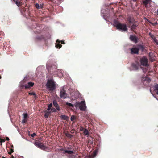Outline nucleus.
I'll return each instance as SVG.
<instances>
[{
    "label": "nucleus",
    "mask_w": 158,
    "mask_h": 158,
    "mask_svg": "<svg viewBox=\"0 0 158 158\" xmlns=\"http://www.w3.org/2000/svg\"><path fill=\"white\" fill-rule=\"evenodd\" d=\"M65 153L67 154H71L73 153V151H71L65 150Z\"/></svg>",
    "instance_id": "nucleus-21"
},
{
    "label": "nucleus",
    "mask_w": 158,
    "mask_h": 158,
    "mask_svg": "<svg viewBox=\"0 0 158 158\" xmlns=\"http://www.w3.org/2000/svg\"><path fill=\"white\" fill-rule=\"evenodd\" d=\"M97 151H95L93 152V154L92 156H89V158H93L95 157L96 154H97Z\"/></svg>",
    "instance_id": "nucleus-15"
},
{
    "label": "nucleus",
    "mask_w": 158,
    "mask_h": 158,
    "mask_svg": "<svg viewBox=\"0 0 158 158\" xmlns=\"http://www.w3.org/2000/svg\"><path fill=\"white\" fill-rule=\"evenodd\" d=\"M60 118H61V119H63V120H67L68 118V117L65 115H61L60 116Z\"/></svg>",
    "instance_id": "nucleus-19"
},
{
    "label": "nucleus",
    "mask_w": 158,
    "mask_h": 158,
    "mask_svg": "<svg viewBox=\"0 0 158 158\" xmlns=\"http://www.w3.org/2000/svg\"><path fill=\"white\" fill-rule=\"evenodd\" d=\"M49 114H50L49 112H46L45 113L44 116L45 117V118H47L49 116Z\"/></svg>",
    "instance_id": "nucleus-22"
},
{
    "label": "nucleus",
    "mask_w": 158,
    "mask_h": 158,
    "mask_svg": "<svg viewBox=\"0 0 158 158\" xmlns=\"http://www.w3.org/2000/svg\"><path fill=\"white\" fill-rule=\"evenodd\" d=\"M129 23H131V21L130 20H129Z\"/></svg>",
    "instance_id": "nucleus-41"
},
{
    "label": "nucleus",
    "mask_w": 158,
    "mask_h": 158,
    "mask_svg": "<svg viewBox=\"0 0 158 158\" xmlns=\"http://www.w3.org/2000/svg\"><path fill=\"white\" fill-rule=\"evenodd\" d=\"M75 116L74 115H72L71 117V120L72 121H73L75 119Z\"/></svg>",
    "instance_id": "nucleus-25"
},
{
    "label": "nucleus",
    "mask_w": 158,
    "mask_h": 158,
    "mask_svg": "<svg viewBox=\"0 0 158 158\" xmlns=\"http://www.w3.org/2000/svg\"><path fill=\"white\" fill-rule=\"evenodd\" d=\"M4 141H5V140H4L3 141V142H4Z\"/></svg>",
    "instance_id": "nucleus-47"
},
{
    "label": "nucleus",
    "mask_w": 158,
    "mask_h": 158,
    "mask_svg": "<svg viewBox=\"0 0 158 158\" xmlns=\"http://www.w3.org/2000/svg\"><path fill=\"white\" fill-rule=\"evenodd\" d=\"M34 144L38 148L42 150H44L45 149V147L44 145L39 142H35L34 143Z\"/></svg>",
    "instance_id": "nucleus-5"
},
{
    "label": "nucleus",
    "mask_w": 158,
    "mask_h": 158,
    "mask_svg": "<svg viewBox=\"0 0 158 158\" xmlns=\"http://www.w3.org/2000/svg\"><path fill=\"white\" fill-rule=\"evenodd\" d=\"M13 152V149H11V152L10 153V154H11V153H12Z\"/></svg>",
    "instance_id": "nucleus-35"
},
{
    "label": "nucleus",
    "mask_w": 158,
    "mask_h": 158,
    "mask_svg": "<svg viewBox=\"0 0 158 158\" xmlns=\"http://www.w3.org/2000/svg\"><path fill=\"white\" fill-rule=\"evenodd\" d=\"M35 135H36V134L35 133H33L31 135V136L32 137H34Z\"/></svg>",
    "instance_id": "nucleus-31"
},
{
    "label": "nucleus",
    "mask_w": 158,
    "mask_h": 158,
    "mask_svg": "<svg viewBox=\"0 0 158 158\" xmlns=\"http://www.w3.org/2000/svg\"><path fill=\"white\" fill-rule=\"evenodd\" d=\"M150 60L152 62H153L155 60V57L152 54H150Z\"/></svg>",
    "instance_id": "nucleus-14"
},
{
    "label": "nucleus",
    "mask_w": 158,
    "mask_h": 158,
    "mask_svg": "<svg viewBox=\"0 0 158 158\" xmlns=\"http://www.w3.org/2000/svg\"><path fill=\"white\" fill-rule=\"evenodd\" d=\"M152 39L153 40V41L156 43L157 41V40L156 39V38L155 37H154L153 38H152Z\"/></svg>",
    "instance_id": "nucleus-30"
},
{
    "label": "nucleus",
    "mask_w": 158,
    "mask_h": 158,
    "mask_svg": "<svg viewBox=\"0 0 158 158\" xmlns=\"http://www.w3.org/2000/svg\"><path fill=\"white\" fill-rule=\"evenodd\" d=\"M152 0H144L143 1V3L146 8H148L150 7V3Z\"/></svg>",
    "instance_id": "nucleus-7"
},
{
    "label": "nucleus",
    "mask_w": 158,
    "mask_h": 158,
    "mask_svg": "<svg viewBox=\"0 0 158 158\" xmlns=\"http://www.w3.org/2000/svg\"><path fill=\"white\" fill-rule=\"evenodd\" d=\"M53 105L58 110H60L59 106L58 104H57L56 101H53Z\"/></svg>",
    "instance_id": "nucleus-13"
},
{
    "label": "nucleus",
    "mask_w": 158,
    "mask_h": 158,
    "mask_svg": "<svg viewBox=\"0 0 158 158\" xmlns=\"http://www.w3.org/2000/svg\"><path fill=\"white\" fill-rule=\"evenodd\" d=\"M152 39L153 40V41L156 43L157 41V40L156 39V38L155 37H154L153 38H152Z\"/></svg>",
    "instance_id": "nucleus-29"
},
{
    "label": "nucleus",
    "mask_w": 158,
    "mask_h": 158,
    "mask_svg": "<svg viewBox=\"0 0 158 158\" xmlns=\"http://www.w3.org/2000/svg\"><path fill=\"white\" fill-rule=\"evenodd\" d=\"M66 104L70 107L73 106V104H72L71 103H69L67 102L66 103Z\"/></svg>",
    "instance_id": "nucleus-24"
},
{
    "label": "nucleus",
    "mask_w": 158,
    "mask_h": 158,
    "mask_svg": "<svg viewBox=\"0 0 158 158\" xmlns=\"http://www.w3.org/2000/svg\"><path fill=\"white\" fill-rule=\"evenodd\" d=\"M141 64L143 66H147L148 65V60L145 57H143L140 60Z\"/></svg>",
    "instance_id": "nucleus-4"
},
{
    "label": "nucleus",
    "mask_w": 158,
    "mask_h": 158,
    "mask_svg": "<svg viewBox=\"0 0 158 158\" xmlns=\"http://www.w3.org/2000/svg\"><path fill=\"white\" fill-rule=\"evenodd\" d=\"M131 53L132 54H138L139 49L137 48H134L131 49Z\"/></svg>",
    "instance_id": "nucleus-10"
},
{
    "label": "nucleus",
    "mask_w": 158,
    "mask_h": 158,
    "mask_svg": "<svg viewBox=\"0 0 158 158\" xmlns=\"http://www.w3.org/2000/svg\"><path fill=\"white\" fill-rule=\"evenodd\" d=\"M42 6H40V8H42Z\"/></svg>",
    "instance_id": "nucleus-42"
},
{
    "label": "nucleus",
    "mask_w": 158,
    "mask_h": 158,
    "mask_svg": "<svg viewBox=\"0 0 158 158\" xmlns=\"http://www.w3.org/2000/svg\"><path fill=\"white\" fill-rule=\"evenodd\" d=\"M154 91H156V94L158 95V85L156 84L154 86Z\"/></svg>",
    "instance_id": "nucleus-18"
},
{
    "label": "nucleus",
    "mask_w": 158,
    "mask_h": 158,
    "mask_svg": "<svg viewBox=\"0 0 158 158\" xmlns=\"http://www.w3.org/2000/svg\"><path fill=\"white\" fill-rule=\"evenodd\" d=\"M149 35L152 39L154 37V35H152V34L151 33H149Z\"/></svg>",
    "instance_id": "nucleus-28"
},
{
    "label": "nucleus",
    "mask_w": 158,
    "mask_h": 158,
    "mask_svg": "<svg viewBox=\"0 0 158 158\" xmlns=\"http://www.w3.org/2000/svg\"><path fill=\"white\" fill-rule=\"evenodd\" d=\"M132 67L133 68V69L135 70H137L139 68V66L135 64H132Z\"/></svg>",
    "instance_id": "nucleus-17"
},
{
    "label": "nucleus",
    "mask_w": 158,
    "mask_h": 158,
    "mask_svg": "<svg viewBox=\"0 0 158 158\" xmlns=\"http://www.w3.org/2000/svg\"><path fill=\"white\" fill-rule=\"evenodd\" d=\"M157 15H158V10H157Z\"/></svg>",
    "instance_id": "nucleus-45"
},
{
    "label": "nucleus",
    "mask_w": 158,
    "mask_h": 158,
    "mask_svg": "<svg viewBox=\"0 0 158 158\" xmlns=\"http://www.w3.org/2000/svg\"><path fill=\"white\" fill-rule=\"evenodd\" d=\"M56 42H58V43L56 44V48H60L61 47V45L59 43H60V40H56Z\"/></svg>",
    "instance_id": "nucleus-16"
},
{
    "label": "nucleus",
    "mask_w": 158,
    "mask_h": 158,
    "mask_svg": "<svg viewBox=\"0 0 158 158\" xmlns=\"http://www.w3.org/2000/svg\"><path fill=\"white\" fill-rule=\"evenodd\" d=\"M142 81H143L144 82H147L148 83H149L151 81L150 79L146 77H142Z\"/></svg>",
    "instance_id": "nucleus-11"
},
{
    "label": "nucleus",
    "mask_w": 158,
    "mask_h": 158,
    "mask_svg": "<svg viewBox=\"0 0 158 158\" xmlns=\"http://www.w3.org/2000/svg\"><path fill=\"white\" fill-rule=\"evenodd\" d=\"M66 136L68 137H71V135L70 134H66Z\"/></svg>",
    "instance_id": "nucleus-33"
},
{
    "label": "nucleus",
    "mask_w": 158,
    "mask_h": 158,
    "mask_svg": "<svg viewBox=\"0 0 158 158\" xmlns=\"http://www.w3.org/2000/svg\"><path fill=\"white\" fill-rule=\"evenodd\" d=\"M137 26V25H135L133 24L131 27V29H134L135 27Z\"/></svg>",
    "instance_id": "nucleus-26"
},
{
    "label": "nucleus",
    "mask_w": 158,
    "mask_h": 158,
    "mask_svg": "<svg viewBox=\"0 0 158 158\" xmlns=\"http://www.w3.org/2000/svg\"><path fill=\"white\" fill-rule=\"evenodd\" d=\"M23 119L22 121V123H25L27 121L28 118V115L27 113H24L23 114Z\"/></svg>",
    "instance_id": "nucleus-8"
},
{
    "label": "nucleus",
    "mask_w": 158,
    "mask_h": 158,
    "mask_svg": "<svg viewBox=\"0 0 158 158\" xmlns=\"http://www.w3.org/2000/svg\"><path fill=\"white\" fill-rule=\"evenodd\" d=\"M75 106L76 108L79 107L82 111H85L86 108L85 101H81L80 102H77L75 104Z\"/></svg>",
    "instance_id": "nucleus-2"
},
{
    "label": "nucleus",
    "mask_w": 158,
    "mask_h": 158,
    "mask_svg": "<svg viewBox=\"0 0 158 158\" xmlns=\"http://www.w3.org/2000/svg\"><path fill=\"white\" fill-rule=\"evenodd\" d=\"M6 140H7V141L9 140V138H8V137H6Z\"/></svg>",
    "instance_id": "nucleus-37"
},
{
    "label": "nucleus",
    "mask_w": 158,
    "mask_h": 158,
    "mask_svg": "<svg viewBox=\"0 0 158 158\" xmlns=\"http://www.w3.org/2000/svg\"><path fill=\"white\" fill-rule=\"evenodd\" d=\"M13 0V1H14V2H16V1H15V0Z\"/></svg>",
    "instance_id": "nucleus-44"
},
{
    "label": "nucleus",
    "mask_w": 158,
    "mask_h": 158,
    "mask_svg": "<svg viewBox=\"0 0 158 158\" xmlns=\"http://www.w3.org/2000/svg\"><path fill=\"white\" fill-rule=\"evenodd\" d=\"M84 134L85 135L88 136L89 135L88 131L86 129H85L84 131Z\"/></svg>",
    "instance_id": "nucleus-20"
},
{
    "label": "nucleus",
    "mask_w": 158,
    "mask_h": 158,
    "mask_svg": "<svg viewBox=\"0 0 158 158\" xmlns=\"http://www.w3.org/2000/svg\"><path fill=\"white\" fill-rule=\"evenodd\" d=\"M116 27L117 29L122 31H125L127 30L126 25L125 24L118 23L116 25Z\"/></svg>",
    "instance_id": "nucleus-3"
},
{
    "label": "nucleus",
    "mask_w": 158,
    "mask_h": 158,
    "mask_svg": "<svg viewBox=\"0 0 158 158\" xmlns=\"http://www.w3.org/2000/svg\"><path fill=\"white\" fill-rule=\"evenodd\" d=\"M52 110L53 111H55V110H56L55 109H52Z\"/></svg>",
    "instance_id": "nucleus-36"
},
{
    "label": "nucleus",
    "mask_w": 158,
    "mask_h": 158,
    "mask_svg": "<svg viewBox=\"0 0 158 158\" xmlns=\"http://www.w3.org/2000/svg\"><path fill=\"white\" fill-rule=\"evenodd\" d=\"M1 78V77L0 76V79Z\"/></svg>",
    "instance_id": "nucleus-46"
},
{
    "label": "nucleus",
    "mask_w": 158,
    "mask_h": 158,
    "mask_svg": "<svg viewBox=\"0 0 158 158\" xmlns=\"http://www.w3.org/2000/svg\"><path fill=\"white\" fill-rule=\"evenodd\" d=\"M51 108H49V107H48V108L47 109V110H50Z\"/></svg>",
    "instance_id": "nucleus-38"
},
{
    "label": "nucleus",
    "mask_w": 158,
    "mask_h": 158,
    "mask_svg": "<svg viewBox=\"0 0 158 158\" xmlns=\"http://www.w3.org/2000/svg\"><path fill=\"white\" fill-rule=\"evenodd\" d=\"M133 1H134V2H135L136 1V0H132Z\"/></svg>",
    "instance_id": "nucleus-43"
},
{
    "label": "nucleus",
    "mask_w": 158,
    "mask_h": 158,
    "mask_svg": "<svg viewBox=\"0 0 158 158\" xmlns=\"http://www.w3.org/2000/svg\"><path fill=\"white\" fill-rule=\"evenodd\" d=\"M15 3L16 4V5L18 6H20V2L19 1H16Z\"/></svg>",
    "instance_id": "nucleus-23"
},
{
    "label": "nucleus",
    "mask_w": 158,
    "mask_h": 158,
    "mask_svg": "<svg viewBox=\"0 0 158 158\" xmlns=\"http://www.w3.org/2000/svg\"><path fill=\"white\" fill-rule=\"evenodd\" d=\"M61 44H64V41H61Z\"/></svg>",
    "instance_id": "nucleus-39"
},
{
    "label": "nucleus",
    "mask_w": 158,
    "mask_h": 158,
    "mask_svg": "<svg viewBox=\"0 0 158 158\" xmlns=\"http://www.w3.org/2000/svg\"><path fill=\"white\" fill-rule=\"evenodd\" d=\"M29 94L31 95H35V93L33 92L29 93Z\"/></svg>",
    "instance_id": "nucleus-34"
},
{
    "label": "nucleus",
    "mask_w": 158,
    "mask_h": 158,
    "mask_svg": "<svg viewBox=\"0 0 158 158\" xmlns=\"http://www.w3.org/2000/svg\"><path fill=\"white\" fill-rule=\"evenodd\" d=\"M47 89L50 90H53L56 88V85L54 80L52 79L49 80L46 84Z\"/></svg>",
    "instance_id": "nucleus-1"
},
{
    "label": "nucleus",
    "mask_w": 158,
    "mask_h": 158,
    "mask_svg": "<svg viewBox=\"0 0 158 158\" xmlns=\"http://www.w3.org/2000/svg\"><path fill=\"white\" fill-rule=\"evenodd\" d=\"M130 39L131 41H132L135 43L137 42V38L135 35H131L130 37Z\"/></svg>",
    "instance_id": "nucleus-9"
},
{
    "label": "nucleus",
    "mask_w": 158,
    "mask_h": 158,
    "mask_svg": "<svg viewBox=\"0 0 158 158\" xmlns=\"http://www.w3.org/2000/svg\"><path fill=\"white\" fill-rule=\"evenodd\" d=\"M35 6L37 8L39 9L40 8V6L39 4L38 3H36L35 5Z\"/></svg>",
    "instance_id": "nucleus-27"
},
{
    "label": "nucleus",
    "mask_w": 158,
    "mask_h": 158,
    "mask_svg": "<svg viewBox=\"0 0 158 158\" xmlns=\"http://www.w3.org/2000/svg\"><path fill=\"white\" fill-rule=\"evenodd\" d=\"M52 106V103H50V104H49L48 105V107H49V108H51Z\"/></svg>",
    "instance_id": "nucleus-32"
},
{
    "label": "nucleus",
    "mask_w": 158,
    "mask_h": 158,
    "mask_svg": "<svg viewBox=\"0 0 158 158\" xmlns=\"http://www.w3.org/2000/svg\"><path fill=\"white\" fill-rule=\"evenodd\" d=\"M60 96L61 98L63 99L66 98L67 97V94L63 88H62L60 90Z\"/></svg>",
    "instance_id": "nucleus-6"
},
{
    "label": "nucleus",
    "mask_w": 158,
    "mask_h": 158,
    "mask_svg": "<svg viewBox=\"0 0 158 158\" xmlns=\"http://www.w3.org/2000/svg\"><path fill=\"white\" fill-rule=\"evenodd\" d=\"M34 83L32 82H29L28 83V85H25V88H29L31 87L32 86L34 85Z\"/></svg>",
    "instance_id": "nucleus-12"
},
{
    "label": "nucleus",
    "mask_w": 158,
    "mask_h": 158,
    "mask_svg": "<svg viewBox=\"0 0 158 158\" xmlns=\"http://www.w3.org/2000/svg\"><path fill=\"white\" fill-rule=\"evenodd\" d=\"M156 43L157 45H158V41H157Z\"/></svg>",
    "instance_id": "nucleus-40"
}]
</instances>
